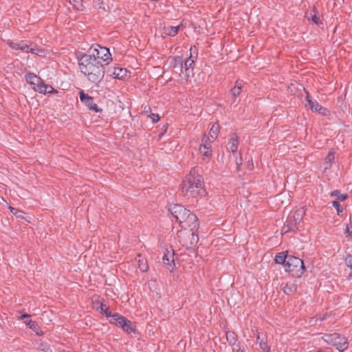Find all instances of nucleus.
Wrapping results in <instances>:
<instances>
[{
    "mask_svg": "<svg viewBox=\"0 0 352 352\" xmlns=\"http://www.w3.org/2000/svg\"><path fill=\"white\" fill-rule=\"evenodd\" d=\"M38 349L43 352H52L50 345L47 343H41L38 346Z\"/></svg>",
    "mask_w": 352,
    "mask_h": 352,
    "instance_id": "nucleus-30",
    "label": "nucleus"
},
{
    "mask_svg": "<svg viewBox=\"0 0 352 352\" xmlns=\"http://www.w3.org/2000/svg\"><path fill=\"white\" fill-rule=\"evenodd\" d=\"M306 100L307 104H306L305 106H308L314 112L318 113L323 116H327L329 114V112L327 109L322 107L316 101L311 100L309 98V96L308 94L307 96Z\"/></svg>",
    "mask_w": 352,
    "mask_h": 352,
    "instance_id": "nucleus-14",
    "label": "nucleus"
},
{
    "mask_svg": "<svg viewBox=\"0 0 352 352\" xmlns=\"http://www.w3.org/2000/svg\"><path fill=\"white\" fill-rule=\"evenodd\" d=\"M220 126L218 124L214 123L210 129L208 135L204 134L203 137H206L210 142H214L217 138L219 133Z\"/></svg>",
    "mask_w": 352,
    "mask_h": 352,
    "instance_id": "nucleus-17",
    "label": "nucleus"
},
{
    "mask_svg": "<svg viewBox=\"0 0 352 352\" xmlns=\"http://www.w3.org/2000/svg\"><path fill=\"white\" fill-rule=\"evenodd\" d=\"M182 193L187 199L202 197L205 195L202 176L196 168H193L182 182Z\"/></svg>",
    "mask_w": 352,
    "mask_h": 352,
    "instance_id": "nucleus-1",
    "label": "nucleus"
},
{
    "mask_svg": "<svg viewBox=\"0 0 352 352\" xmlns=\"http://www.w3.org/2000/svg\"><path fill=\"white\" fill-rule=\"evenodd\" d=\"M30 52H31L32 54H34L38 55L40 56H45V52L44 50L36 49V48H31L30 50Z\"/></svg>",
    "mask_w": 352,
    "mask_h": 352,
    "instance_id": "nucleus-31",
    "label": "nucleus"
},
{
    "mask_svg": "<svg viewBox=\"0 0 352 352\" xmlns=\"http://www.w3.org/2000/svg\"><path fill=\"white\" fill-rule=\"evenodd\" d=\"M169 211L182 228L197 229L199 226L198 218L183 206L173 205L169 208Z\"/></svg>",
    "mask_w": 352,
    "mask_h": 352,
    "instance_id": "nucleus-3",
    "label": "nucleus"
},
{
    "mask_svg": "<svg viewBox=\"0 0 352 352\" xmlns=\"http://www.w3.org/2000/svg\"><path fill=\"white\" fill-rule=\"evenodd\" d=\"M182 229L177 233L179 242L186 248H191L198 241V236L195 232L197 229H191V228Z\"/></svg>",
    "mask_w": 352,
    "mask_h": 352,
    "instance_id": "nucleus-7",
    "label": "nucleus"
},
{
    "mask_svg": "<svg viewBox=\"0 0 352 352\" xmlns=\"http://www.w3.org/2000/svg\"><path fill=\"white\" fill-rule=\"evenodd\" d=\"M30 315L28 314H23V315L20 316L18 317V319L19 320H21L24 318H30Z\"/></svg>",
    "mask_w": 352,
    "mask_h": 352,
    "instance_id": "nucleus-39",
    "label": "nucleus"
},
{
    "mask_svg": "<svg viewBox=\"0 0 352 352\" xmlns=\"http://www.w3.org/2000/svg\"><path fill=\"white\" fill-rule=\"evenodd\" d=\"M148 116L152 119L153 122H157L160 120V116L157 114L150 113Z\"/></svg>",
    "mask_w": 352,
    "mask_h": 352,
    "instance_id": "nucleus-36",
    "label": "nucleus"
},
{
    "mask_svg": "<svg viewBox=\"0 0 352 352\" xmlns=\"http://www.w3.org/2000/svg\"><path fill=\"white\" fill-rule=\"evenodd\" d=\"M179 28H180L179 25H177V26L165 25L163 28V34L166 36H174L177 34Z\"/></svg>",
    "mask_w": 352,
    "mask_h": 352,
    "instance_id": "nucleus-20",
    "label": "nucleus"
},
{
    "mask_svg": "<svg viewBox=\"0 0 352 352\" xmlns=\"http://www.w3.org/2000/svg\"><path fill=\"white\" fill-rule=\"evenodd\" d=\"M311 20L316 23V24H318V22H319V17L316 14H314L312 17H311Z\"/></svg>",
    "mask_w": 352,
    "mask_h": 352,
    "instance_id": "nucleus-38",
    "label": "nucleus"
},
{
    "mask_svg": "<svg viewBox=\"0 0 352 352\" xmlns=\"http://www.w3.org/2000/svg\"><path fill=\"white\" fill-rule=\"evenodd\" d=\"M25 78L27 82L32 85L33 89L36 91L43 82V80L34 73H28Z\"/></svg>",
    "mask_w": 352,
    "mask_h": 352,
    "instance_id": "nucleus-15",
    "label": "nucleus"
},
{
    "mask_svg": "<svg viewBox=\"0 0 352 352\" xmlns=\"http://www.w3.org/2000/svg\"><path fill=\"white\" fill-rule=\"evenodd\" d=\"M69 3L77 10H80L83 8L82 0H69Z\"/></svg>",
    "mask_w": 352,
    "mask_h": 352,
    "instance_id": "nucleus-27",
    "label": "nucleus"
},
{
    "mask_svg": "<svg viewBox=\"0 0 352 352\" xmlns=\"http://www.w3.org/2000/svg\"><path fill=\"white\" fill-rule=\"evenodd\" d=\"M193 49L192 47L190 48V56L188 58H187L185 62L184 65H182V67L184 69L185 71V76H186V80H188V78H191L194 75V65H195V60L192 58V52Z\"/></svg>",
    "mask_w": 352,
    "mask_h": 352,
    "instance_id": "nucleus-13",
    "label": "nucleus"
},
{
    "mask_svg": "<svg viewBox=\"0 0 352 352\" xmlns=\"http://www.w3.org/2000/svg\"><path fill=\"white\" fill-rule=\"evenodd\" d=\"M322 339L328 344L336 346V349L340 351H344L348 348V342L346 338L340 336L339 334H326L322 337Z\"/></svg>",
    "mask_w": 352,
    "mask_h": 352,
    "instance_id": "nucleus-8",
    "label": "nucleus"
},
{
    "mask_svg": "<svg viewBox=\"0 0 352 352\" xmlns=\"http://www.w3.org/2000/svg\"><path fill=\"white\" fill-rule=\"evenodd\" d=\"M333 206L337 210L338 214H340L342 212V209L340 208V204L337 201L332 202Z\"/></svg>",
    "mask_w": 352,
    "mask_h": 352,
    "instance_id": "nucleus-34",
    "label": "nucleus"
},
{
    "mask_svg": "<svg viewBox=\"0 0 352 352\" xmlns=\"http://www.w3.org/2000/svg\"><path fill=\"white\" fill-rule=\"evenodd\" d=\"M85 55L94 59L97 63L102 65L103 67L109 65L112 60L109 50L99 45H91L87 54Z\"/></svg>",
    "mask_w": 352,
    "mask_h": 352,
    "instance_id": "nucleus-5",
    "label": "nucleus"
},
{
    "mask_svg": "<svg viewBox=\"0 0 352 352\" xmlns=\"http://www.w3.org/2000/svg\"><path fill=\"white\" fill-rule=\"evenodd\" d=\"M288 255L285 254V252H280L276 255L274 258L275 263L277 264H283L284 266L287 263Z\"/></svg>",
    "mask_w": 352,
    "mask_h": 352,
    "instance_id": "nucleus-25",
    "label": "nucleus"
},
{
    "mask_svg": "<svg viewBox=\"0 0 352 352\" xmlns=\"http://www.w3.org/2000/svg\"><path fill=\"white\" fill-rule=\"evenodd\" d=\"M107 73L111 78L118 80H124L129 75L126 69L119 67H110L108 69Z\"/></svg>",
    "mask_w": 352,
    "mask_h": 352,
    "instance_id": "nucleus-11",
    "label": "nucleus"
},
{
    "mask_svg": "<svg viewBox=\"0 0 352 352\" xmlns=\"http://www.w3.org/2000/svg\"><path fill=\"white\" fill-rule=\"evenodd\" d=\"M256 341L259 344V346L263 352H270V347L267 345L266 341H264L261 338L259 334L256 336Z\"/></svg>",
    "mask_w": 352,
    "mask_h": 352,
    "instance_id": "nucleus-26",
    "label": "nucleus"
},
{
    "mask_svg": "<svg viewBox=\"0 0 352 352\" xmlns=\"http://www.w3.org/2000/svg\"><path fill=\"white\" fill-rule=\"evenodd\" d=\"M212 142H210L208 138L202 137L199 148V152L201 155V160L204 162H208L212 157Z\"/></svg>",
    "mask_w": 352,
    "mask_h": 352,
    "instance_id": "nucleus-9",
    "label": "nucleus"
},
{
    "mask_svg": "<svg viewBox=\"0 0 352 352\" xmlns=\"http://www.w3.org/2000/svg\"><path fill=\"white\" fill-rule=\"evenodd\" d=\"M139 268L142 272H146L148 269V266L146 262L144 260H138Z\"/></svg>",
    "mask_w": 352,
    "mask_h": 352,
    "instance_id": "nucleus-29",
    "label": "nucleus"
},
{
    "mask_svg": "<svg viewBox=\"0 0 352 352\" xmlns=\"http://www.w3.org/2000/svg\"><path fill=\"white\" fill-rule=\"evenodd\" d=\"M345 261H346V265L349 267H350L351 269H352V255H349V256H346Z\"/></svg>",
    "mask_w": 352,
    "mask_h": 352,
    "instance_id": "nucleus-37",
    "label": "nucleus"
},
{
    "mask_svg": "<svg viewBox=\"0 0 352 352\" xmlns=\"http://www.w3.org/2000/svg\"><path fill=\"white\" fill-rule=\"evenodd\" d=\"M297 285L295 281L287 282L283 288V291L285 294L289 295L294 293L296 291Z\"/></svg>",
    "mask_w": 352,
    "mask_h": 352,
    "instance_id": "nucleus-23",
    "label": "nucleus"
},
{
    "mask_svg": "<svg viewBox=\"0 0 352 352\" xmlns=\"http://www.w3.org/2000/svg\"><path fill=\"white\" fill-rule=\"evenodd\" d=\"M32 47H30L28 45L25 44L23 42H21L20 50L24 52H30V50Z\"/></svg>",
    "mask_w": 352,
    "mask_h": 352,
    "instance_id": "nucleus-33",
    "label": "nucleus"
},
{
    "mask_svg": "<svg viewBox=\"0 0 352 352\" xmlns=\"http://www.w3.org/2000/svg\"><path fill=\"white\" fill-rule=\"evenodd\" d=\"M8 45L14 50H20L21 42L15 43V42H8Z\"/></svg>",
    "mask_w": 352,
    "mask_h": 352,
    "instance_id": "nucleus-32",
    "label": "nucleus"
},
{
    "mask_svg": "<svg viewBox=\"0 0 352 352\" xmlns=\"http://www.w3.org/2000/svg\"><path fill=\"white\" fill-rule=\"evenodd\" d=\"M335 160V153L332 151H331L327 157L324 159V172L326 173L328 169H329L331 166L332 163Z\"/></svg>",
    "mask_w": 352,
    "mask_h": 352,
    "instance_id": "nucleus-21",
    "label": "nucleus"
},
{
    "mask_svg": "<svg viewBox=\"0 0 352 352\" xmlns=\"http://www.w3.org/2000/svg\"><path fill=\"white\" fill-rule=\"evenodd\" d=\"M331 195L337 197L339 201H344L347 198L346 194H341L338 190L333 191Z\"/></svg>",
    "mask_w": 352,
    "mask_h": 352,
    "instance_id": "nucleus-28",
    "label": "nucleus"
},
{
    "mask_svg": "<svg viewBox=\"0 0 352 352\" xmlns=\"http://www.w3.org/2000/svg\"><path fill=\"white\" fill-rule=\"evenodd\" d=\"M79 95L80 101L83 102L90 110H92L96 113L102 111V109L98 108L97 104L94 103L92 97L89 96L88 94H85L83 91H81Z\"/></svg>",
    "mask_w": 352,
    "mask_h": 352,
    "instance_id": "nucleus-10",
    "label": "nucleus"
},
{
    "mask_svg": "<svg viewBox=\"0 0 352 352\" xmlns=\"http://www.w3.org/2000/svg\"><path fill=\"white\" fill-rule=\"evenodd\" d=\"M344 233L346 237H351L352 235V226L349 224L346 226Z\"/></svg>",
    "mask_w": 352,
    "mask_h": 352,
    "instance_id": "nucleus-35",
    "label": "nucleus"
},
{
    "mask_svg": "<svg viewBox=\"0 0 352 352\" xmlns=\"http://www.w3.org/2000/svg\"><path fill=\"white\" fill-rule=\"evenodd\" d=\"M98 1H100V0H98Z\"/></svg>",
    "mask_w": 352,
    "mask_h": 352,
    "instance_id": "nucleus-41",
    "label": "nucleus"
},
{
    "mask_svg": "<svg viewBox=\"0 0 352 352\" xmlns=\"http://www.w3.org/2000/svg\"><path fill=\"white\" fill-rule=\"evenodd\" d=\"M27 326L34 331L38 336H42L43 334V331L41 330L38 323L36 321H33L30 320L28 321V324Z\"/></svg>",
    "mask_w": 352,
    "mask_h": 352,
    "instance_id": "nucleus-24",
    "label": "nucleus"
},
{
    "mask_svg": "<svg viewBox=\"0 0 352 352\" xmlns=\"http://www.w3.org/2000/svg\"><path fill=\"white\" fill-rule=\"evenodd\" d=\"M239 138L236 135L233 134L228 143V149L232 153H235L238 148Z\"/></svg>",
    "mask_w": 352,
    "mask_h": 352,
    "instance_id": "nucleus-19",
    "label": "nucleus"
},
{
    "mask_svg": "<svg viewBox=\"0 0 352 352\" xmlns=\"http://www.w3.org/2000/svg\"><path fill=\"white\" fill-rule=\"evenodd\" d=\"M305 214V209L304 208H298L294 213L293 216L289 219L290 228L297 227L302 221Z\"/></svg>",
    "mask_w": 352,
    "mask_h": 352,
    "instance_id": "nucleus-12",
    "label": "nucleus"
},
{
    "mask_svg": "<svg viewBox=\"0 0 352 352\" xmlns=\"http://www.w3.org/2000/svg\"><path fill=\"white\" fill-rule=\"evenodd\" d=\"M244 83L241 80H236L235 82V85L233 88L231 89L230 93L233 98V99L235 100L236 97L239 96L242 91V89L243 87Z\"/></svg>",
    "mask_w": 352,
    "mask_h": 352,
    "instance_id": "nucleus-18",
    "label": "nucleus"
},
{
    "mask_svg": "<svg viewBox=\"0 0 352 352\" xmlns=\"http://www.w3.org/2000/svg\"><path fill=\"white\" fill-rule=\"evenodd\" d=\"M284 267L286 272L296 278H300L305 271L303 261L300 258L294 256H289Z\"/></svg>",
    "mask_w": 352,
    "mask_h": 352,
    "instance_id": "nucleus-6",
    "label": "nucleus"
},
{
    "mask_svg": "<svg viewBox=\"0 0 352 352\" xmlns=\"http://www.w3.org/2000/svg\"><path fill=\"white\" fill-rule=\"evenodd\" d=\"M37 91L43 94L58 93L57 90L54 89L51 85L45 84L44 82L41 86L39 87V89H37Z\"/></svg>",
    "mask_w": 352,
    "mask_h": 352,
    "instance_id": "nucleus-22",
    "label": "nucleus"
},
{
    "mask_svg": "<svg viewBox=\"0 0 352 352\" xmlns=\"http://www.w3.org/2000/svg\"><path fill=\"white\" fill-rule=\"evenodd\" d=\"M78 65L80 72L91 82L97 84L102 80L104 67L97 63L94 59L83 54L79 59Z\"/></svg>",
    "mask_w": 352,
    "mask_h": 352,
    "instance_id": "nucleus-2",
    "label": "nucleus"
},
{
    "mask_svg": "<svg viewBox=\"0 0 352 352\" xmlns=\"http://www.w3.org/2000/svg\"><path fill=\"white\" fill-rule=\"evenodd\" d=\"M96 304L98 305V306L96 307V309L99 311L102 314H104L107 318H109V322L111 323H113L118 325L128 333L134 331L133 324L130 320L126 319L118 314H112L109 309V307L102 302L100 304L99 302Z\"/></svg>",
    "mask_w": 352,
    "mask_h": 352,
    "instance_id": "nucleus-4",
    "label": "nucleus"
},
{
    "mask_svg": "<svg viewBox=\"0 0 352 352\" xmlns=\"http://www.w3.org/2000/svg\"><path fill=\"white\" fill-rule=\"evenodd\" d=\"M175 252L173 249L170 248L166 249L162 258L163 263L169 270H172L175 265L174 263Z\"/></svg>",
    "mask_w": 352,
    "mask_h": 352,
    "instance_id": "nucleus-16",
    "label": "nucleus"
},
{
    "mask_svg": "<svg viewBox=\"0 0 352 352\" xmlns=\"http://www.w3.org/2000/svg\"><path fill=\"white\" fill-rule=\"evenodd\" d=\"M9 209L10 210V212H11L12 213H13V214H15V215H16V214H17V210H16L14 208H13V207H12V206H9Z\"/></svg>",
    "mask_w": 352,
    "mask_h": 352,
    "instance_id": "nucleus-40",
    "label": "nucleus"
}]
</instances>
